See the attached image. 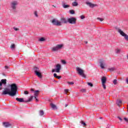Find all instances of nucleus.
<instances>
[{"label": "nucleus", "instance_id": "nucleus-25", "mask_svg": "<svg viewBox=\"0 0 128 128\" xmlns=\"http://www.w3.org/2000/svg\"><path fill=\"white\" fill-rule=\"evenodd\" d=\"M40 42H44L46 40V39L44 38H42L39 40Z\"/></svg>", "mask_w": 128, "mask_h": 128}, {"label": "nucleus", "instance_id": "nucleus-30", "mask_svg": "<svg viewBox=\"0 0 128 128\" xmlns=\"http://www.w3.org/2000/svg\"><path fill=\"white\" fill-rule=\"evenodd\" d=\"M34 14L35 16H36V18H38V12H34Z\"/></svg>", "mask_w": 128, "mask_h": 128}, {"label": "nucleus", "instance_id": "nucleus-27", "mask_svg": "<svg viewBox=\"0 0 128 128\" xmlns=\"http://www.w3.org/2000/svg\"><path fill=\"white\" fill-rule=\"evenodd\" d=\"M117 82H118V80H116V79L114 80V81H113V84H114V85L116 84Z\"/></svg>", "mask_w": 128, "mask_h": 128}, {"label": "nucleus", "instance_id": "nucleus-9", "mask_svg": "<svg viewBox=\"0 0 128 128\" xmlns=\"http://www.w3.org/2000/svg\"><path fill=\"white\" fill-rule=\"evenodd\" d=\"M76 70H77L78 73L80 76H81L82 78H86V75L84 73V71L82 68H76Z\"/></svg>", "mask_w": 128, "mask_h": 128}, {"label": "nucleus", "instance_id": "nucleus-32", "mask_svg": "<svg viewBox=\"0 0 128 128\" xmlns=\"http://www.w3.org/2000/svg\"><path fill=\"white\" fill-rule=\"evenodd\" d=\"M102 86H103L104 90H106V84H102Z\"/></svg>", "mask_w": 128, "mask_h": 128}, {"label": "nucleus", "instance_id": "nucleus-6", "mask_svg": "<svg viewBox=\"0 0 128 128\" xmlns=\"http://www.w3.org/2000/svg\"><path fill=\"white\" fill-rule=\"evenodd\" d=\"M18 1L14 0L10 4L11 8H12L13 10H16V6H18Z\"/></svg>", "mask_w": 128, "mask_h": 128}, {"label": "nucleus", "instance_id": "nucleus-2", "mask_svg": "<svg viewBox=\"0 0 128 128\" xmlns=\"http://www.w3.org/2000/svg\"><path fill=\"white\" fill-rule=\"evenodd\" d=\"M52 23L54 26H62L64 24H68V20L65 18H62L60 21H58L56 19H53L52 20Z\"/></svg>", "mask_w": 128, "mask_h": 128}, {"label": "nucleus", "instance_id": "nucleus-20", "mask_svg": "<svg viewBox=\"0 0 128 128\" xmlns=\"http://www.w3.org/2000/svg\"><path fill=\"white\" fill-rule=\"evenodd\" d=\"M72 6H78V3L75 1L72 3Z\"/></svg>", "mask_w": 128, "mask_h": 128}, {"label": "nucleus", "instance_id": "nucleus-23", "mask_svg": "<svg viewBox=\"0 0 128 128\" xmlns=\"http://www.w3.org/2000/svg\"><path fill=\"white\" fill-rule=\"evenodd\" d=\"M116 104L118 106H120V104H122V100H118L116 101Z\"/></svg>", "mask_w": 128, "mask_h": 128}, {"label": "nucleus", "instance_id": "nucleus-50", "mask_svg": "<svg viewBox=\"0 0 128 128\" xmlns=\"http://www.w3.org/2000/svg\"><path fill=\"white\" fill-rule=\"evenodd\" d=\"M100 120H102V118L100 117Z\"/></svg>", "mask_w": 128, "mask_h": 128}, {"label": "nucleus", "instance_id": "nucleus-11", "mask_svg": "<svg viewBox=\"0 0 128 128\" xmlns=\"http://www.w3.org/2000/svg\"><path fill=\"white\" fill-rule=\"evenodd\" d=\"M99 64L101 68L104 70V66H106V61L104 60H100Z\"/></svg>", "mask_w": 128, "mask_h": 128}, {"label": "nucleus", "instance_id": "nucleus-3", "mask_svg": "<svg viewBox=\"0 0 128 128\" xmlns=\"http://www.w3.org/2000/svg\"><path fill=\"white\" fill-rule=\"evenodd\" d=\"M32 98H34V96H30V97L27 100H24V98H16V100L17 102H30L32 100Z\"/></svg>", "mask_w": 128, "mask_h": 128}, {"label": "nucleus", "instance_id": "nucleus-48", "mask_svg": "<svg viewBox=\"0 0 128 128\" xmlns=\"http://www.w3.org/2000/svg\"><path fill=\"white\" fill-rule=\"evenodd\" d=\"M31 92H34V89H31Z\"/></svg>", "mask_w": 128, "mask_h": 128}, {"label": "nucleus", "instance_id": "nucleus-45", "mask_svg": "<svg viewBox=\"0 0 128 128\" xmlns=\"http://www.w3.org/2000/svg\"><path fill=\"white\" fill-rule=\"evenodd\" d=\"M118 118L120 120H122L120 118V117L118 116Z\"/></svg>", "mask_w": 128, "mask_h": 128}, {"label": "nucleus", "instance_id": "nucleus-31", "mask_svg": "<svg viewBox=\"0 0 128 128\" xmlns=\"http://www.w3.org/2000/svg\"><path fill=\"white\" fill-rule=\"evenodd\" d=\"M69 90L68 89H65L64 92H66V94H68V92Z\"/></svg>", "mask_w": 128, "mask_h": 128}, {"label": "nucleus", "instance_id": "nucleus-18", "mask_svg": "<svg viewBox=\"0 0 128 128\" xmlns=\"http://www.w3.org/2000/svg\"><path fill=\"white\" fill-rule=\"evenodd\" d=\"M40 92V91L38 90H36V91L34 92V96H36V98L38 96V92Z\"/></svg>", "mask_w": 128, "mask_h": 128}, {"label": "nucleus", "instance_id": "nucleus-14", "mask_svg": "<svg viewBox=\"0 0 128 128\" xmlns=\"http://www.w3.org/2000/svg\"><path fill=\"white\" fill-rule=\"evenodd\" d=\"M4 84V86H6V79H2L0 82V86H2Z\"/></svg>", "mask_w": 128, "mask_h": 128}, {"label": "nucleus", "instance_id": "nucleus-35", "mask_svg": "<svg viewBox=\"0 0 128 128\" xmlns=\"http://www.w3.org/2000/svg\"><path fill=\"white\" fill-rule=\"evenodd\" d=\"M98 20H100V22H102V20H104V18H98Z\"/></svg>", "mask_w": 128, "mask_h": 128}, {"label": "nucleus", "instance_id": "nucleus-17", "mask_svg": "<svg viewBox=\"0 0 128 128\" xmlns=\"http://www.w3.org/2000/svg\"><path fill=\"white\" fill-rule=\"evenodd\" d=\"M62 6L63 8H70V5L66 4L64 3L62 4Z\"/></svg>", "mask_w": 128, "mask_h": 128}, {"label": "nucleus", "instance_id": "nucleus-7", "mask_svg": "<svg viewBox=\"0 0 128 128\" xmlns=\"http://www.w3.org/2000/svg\"><path fill=\"white\" fill-rule=\"evenodd\" d=\"M34 72L35 73V74L38 76V78H42V74L40 72V68H38V67L34 68Z\"/></svg>", "mask_w": 128, "mask_h": 128}, {"label": "nucleus", "instance_id": "nucleus-29", "mask_svg": "<svg viewBox=\"0 0 128 128\" xmlns=\"http://www.w3.org/2000/svg\"><path fill=\"white\" fill-rule=\"evenodd\" d=\"M68 84H70V86H72V84H74V82H68Z\"/></svg>", "mask_w": 128, "mask_h": 128}, {"label": "nucleus", "instance_id": "nucleus-44", "mask_svg": "<svg viewBox=\"0 0 128 128\" xmlns=\"http://www.w3.org/2000/svg\"><path fill=\"white\" fill-rule=\"evenodd\" d=\"M61 78L62 77L60 76H57V78H58V80H60Z\"/></svg>", "mask_w": 128, "mask_h": 128}, {"label": "nucleus", "instance_id": "nucleus-33", "mask_svg": "<svg viewBox=\"0 0 128 128\" xmlns=\"http://www.w3.org/2000/svg\"><path fill=\"white\" fill-rule=\"evenodd\" d=\"M88 86H90L91 87L93 86L92 84L90 82H88Z\"/></svg>", "mask_w": 128, "mask_h": 128}, {"label": "nucleus", "instance_id": "nucleus-43", "mask_svg": "<svg viewBox=\"0 0 128 128\" xmlns=\"http://www.w3.org/2000/svg\"><path fill=\"white\" fill-rule=\"evenodd\" d=\"M34 98H35L36 102H38V100L36 98V97L34 96Z\"/></svg>", "mask_w": 128, "mask_h": 128}, {"label": "nucleus", "instance_id": "nucleus-53", "mask_svg": "<svg viewBox=\"0 0 128 128\" xmlns=\"http://www.w3.org/2000/svg\"><path fill=\"white\" fill-rule=\"evenodd\" d=\"M54 82H56V81L55 80H54Z\"/></svg>", "mask_w": 128, "mask_h": 128}, {"label": "nucleus", "instance_id": "nucleus-34", "mask_svg": "<svg viewBox=\"0 0 128 128\" xmlns=\"http://www.w3.org/2000/svg\"><path fill=\"white\" fill-rule=\"evenodd\" d=\"M80 124H83V126H86V124L82 121H81Z\"/></svg>", "mask_w": 128, "mask_h": 128}, {"label": "nucleus", "instance_id": "nucleus-5", "mask_svg": "<svg viewBox=\"0 0 128 128\" xmlns=\"http://www.w3.org/2000/svg\"><path fill=\"white\" fill-rule=\"evenodd\" d=\"M63 47L64 45L62 44H59L53 47L52 50V52H58L59 50H62Z\"/></svg>", "mask_w": 128, "mask_h": 128}, {"label": "nucleus", "instance_id": "nucleus-22", "mask_svg": "<svg viewBox=\"0 0 128 128\" xmlns=\"http://www.w3.org/2000/svg\"><path fill=\"white\" fill-rule=\"evenodd\" d=\"M115 52H116V54H120V49H119V48L116 49Z\"/></svg>", "mask_w": 128, "mask_h": 128}, {"label": "nucleus", "instance_id": "nucleus-15", "mask_svg": "<svg viewBox=\"0 0 128 128\" xmlns=\"http://www.w3.org/2000/svg\"><path fill=\"white\" fill-rule=\"evenodd\" d=\"M101 81L102 84H106V76H102Z\"/></svg>", "mask_w": 128, "mask_h": 128}, {"label": "nucleus", "instance_id": "nucleus-21", "mask_svg": "<svg viewBox=\"0 0 128 128\" xmlns=\"http://www.w3.org/2000/svg\"><path fill=\"white\" fill-rule=\"evenodd\" d=\"M108 70L110 72H114V70H116V68L115 67H112L108 68Z\"/></svg>", "mask_w": 128, "mask_h": 128}, {"label": "nucleus", "instance_id": "nucleus-38", "mask_svg": "<svg viewBox=\"0 0 128 128\" xmlns=\"http://www.w3.org/2000/svg\"><path fill=\"white\" fill-rule=\"evenodd\" d=\"M14 30L17 31V30H19L20 29H18V28H16V27H14Z\"/></svg>", "mask_w": 128, "mask_h": 128}, {"label": "nucleus", "instance_id": "nucleus-42", "mask_svg": "<svg viewBox=\"0 0 128 128\" xmlns=\"http://www.w3.org/2000/svg\"><path fill=\"white\" fill-rule=\"evenodd\" d=\"M4 68H5L6 70H8V68L9 66H4Z\"/></svg>", "mask_w": 128, "mask_h": 128}, {"label": "nucleus", "instance_id": "nucleus-51", "mask_svg": "<svg viewBox=\"0 0 128 128\" xmlns=\"http://www.w3.org/2000/svg\"><path fill=\"white\" fill-rule=\"evenodd\" d=\"M86 44H88V42H86Z\"/></svg>", "mask_w": 128, "mask_h": 128}, {"label": "nucleus", "instance_id": "nucleus-12", "mask_svg": "<svg viewBox=\"0 0 128 128\" xmlns=\"http://www.w3.org/2000/svg\"><path fill=\"white\" fill-rule=\"evenodd\" d=\"M86 4L88 6H90V8H94V6H96V4H92V2H86Z\"/></svg>", "mask_w": 128, "mask_h": 128}, {"label": "nucleus", "instance_id": "nucleus-8", "mask_svg": "<svg viewBox=\"0 0 128 128\" xmlns=\"http://www.w3.org/2000/svg\"><path fill=\"white\" fill-rule=\"evenodd\" d=\"M60 68H62V66L60 64H57L56 65V68L52 70V72H60Z\"/></svg>", "mask_w": 128, "mask_h": 128}, {"label": "nucleus", "instance_id": "nucleus-19", "mask_svg": "<svg viewBox=\"0 0 128 128\" xmlns=\"http://www.w3.org/2000/svg\"><path fill=\"white\" fill-rule=\"evenodd\" d=\"M44 114V112L42 110H40L39 112V115L40 116H42Z\"/></svg>", "mask_w": 128, "mask_h": 128}, {"label": "nucleus", "instance_id": "nucleus-36", "mask_svg": "<svg viewBox=\"0 0 128 128\" xmlns=\"http://www.w3.org/2000/svg\"><path fill=\"white\" fill-rule=\"evenodd\" d=\"M80 92H86V89H82V90H80Z\"/></svg>", "mask_w": 128, "mask_h": 128}, {"label": "nucleus", "instance_id": "nucleus-46", "mask_svg": "<svg viewBox=\"0 0 128 128\" xmlns=\"http://www.w3.org/2000/svg\"><path fill=\"white\" fill-rule=\"evenodd\" d=\"M126 83L128 84V78L126 80Z\"/></svg>", "mask_w": 128, "mask_h": 128}, {"label": "nucleus", "instance_id": "nucleus-37", "mask_svg": "<svg viewBox=\"0 0 128 128\" xmlns=\"http://www.w3.org/2000/svg\"><path fill=\"white\" fill-rule=\"evenodd\" d=\"M81 20H84V18H85L84 16V15H82L80 16Z\"/></svg>", "mask_w": 128, "mask_h": 128}, {"label": "nucleus", "instance_id": "nucleus-13", "mask_svg": "<svg viewBox=\"0 0 128 128\" xmlns=\"http://www.w3.org/2000/svg\"><path fill=\"white\" fill-rule=\"evenodd\" d=\"M2 125L4 128H10V126H12V124L8 122H3Z\"/></svg>", "mask_w": 128, "mask_h": 128}, {"label": "nucleus", "instance_id": "nucleus-4", "mask_svg": "<svg viewBox=\"0 0 128 128\" xmlns=\"http://www.w3.org/2000/svg\"><path fill=\"white\" fill-rule=\"evenodd\" d=\"M118 32L122 36H123L124 38L126 40H128V35L126 34L124 31H122L120 28L118 29Z\"/></svg>", "mask_w": 128, "mask_h": 128}, {"label": "nucleus", "instance_id": "nucleus-26", "mask_svg": "<svg viewBox=\"0 0 128 128\" xmlns=\"http://www.w3.org/2000/svg\"><path fill=\"white\" fill-rule=\"evenodd\" d=\"M16 48V45H14V44H12L10 46V48L12 50V48Z\"/></svg>", "mask_w": 128, "mask_h": 128}, {"label": "nucleus", "instance_id": "nucleus-28", "mask_svg": "<svg viewBox=\"0 0 128 128\" xmlns=\"http://www.w3.org/2000/svg\"><path fill=\"white\" fill-rule=\"evenodd\" d=\"M61 62H62V64H66V60H61Z\"/></svg>", "mask_w": 128, "mask_h": 128}, {"label": "nucleus", "instance_id": "nucleus-39", "mask_svg": "<svg viewBox=\"0 0 128 128\" xmlns=\"http://www.w3.org/2000/svg\"><path fill=\"white\" fill-rule=\"evenodd\" d=\"M124 120H125V122H128V118H124Z\"/></svg>", "mask_w": 128, "mask_h": 128}, {"label": "nucleus", "instance_id": "nucleus-47", "mask_svg": "<svg viewBox=\"0 0 128 128\" xmlns=\"http://www.w3.org/2000/svg\"><path fill=\"white\" fill-rule=\"evenodd\" d=\"M110 128V125H108L107 127H106V128Z\"/></svg>", "mask_w": 128, "mask_h": 128}, {"label": "nucleus", "instance_id": "nucleus-40", "mask_svg": "<svg viewBox=\"0 0 128 128\" xmlns=\"http://www.w3.org/2000/svg\"><path fill=\"white\" fill-rule=\"evenodd\" d=\"M24 94H28V91H24Z\"/></svg>", "mask_w": 128, "mask_h": 128}, {"label": "nucleus", "instance_id": "nucleus-10", "mask_svg": "<svg viewBox=\"0 0 128 128\" xmlns=\"http://www.w3.org/2000/svg\"><path fill=\"white\" fill-rule=\"evenodd\" d=\"M67 20L68 22H69V24H76V19L74 17L68 18Z\"/></svg>", "mask_w": 128, "mask_h": 128}, {"label": "nucleus", "instance_id": "nucleus-41", "mask_svg": "<svg viewBox=\"0 0 128 128\" xmlns=\"http://www.w3.org/2000/svg\"><path fill=\"white\" fill-rule=\"evenodd\" d=\"M54 78H58V75L56 74H54Z\"/></svg>", "mask_w": 128, "mask_h": 128}, {"label": "nucleus", "instance_id": "nucleus-24", "mask_svg": "<svg viewBox=\"0 0 128 128\" xmlns=\"http://www.w3.org/2000/svg\"><path fill=\"white\" fill-rule=\"evenodd\" d=\"M70 12L71 14H74V10H70Z\"/></svg>", "mask_w": 128, "mask_h": 128}, {"label": "nucleus", "instance_id": "nucleus-1", "mask_svg": "<svg viewBox=\"0 0 128 128\" xmlns=\"http://www.w3.org/2000/svg\"><path fill=\"white\" fill-rule=\"evenodd\" d=\"M10 86V89L8 88L4 89V90L2 94V96H5L6 94H9L10 96H16V94H18V86H16V84H12Z\"/></svg>", "mask_w": 128, "mask_h": 128}, {"label": "nucleus", "instance_id": "nucleus-16", "mask_svg": "<svg viewBox=\"0 0 128 128\" xmlns=\"http://www.w3.org/2000/svg\"><path fill=\"white\" fill-rule=\"evenodd\" d=\"M51 108H52V110H56L58 108L56 107V106L54 104L51 103L50 104Z\"/></svg>", "mask_w": 128, "mask_h": 128}, {"label": "nucleus", "instance_id": "nucleus-52", "mask_svg": "<svg viewBox=\"0 0 128 128\" xmlns=\"http://www.w3.org/2000/svg\"><path fill=\"white\" fill-rule=\"evenodd\" d=\"M2 90V88H0V90Z\"/></svg>", "mask_w": 128, "mask_h": 128}, {"label": "nucleus", "instance_id": "nucleus-49", "mask_svg": "<svg viewBox=\"0 0 128 128\" xmlns=\"http://www.w3.org/2000/svg\"><path fill=\"white\" fill-rule=\"evenodd\" d=\"M67 106H68V104H66V108L67 107Z\"/></svg>", "mask_w": 128, "mask_h": 128}]
</instances>
